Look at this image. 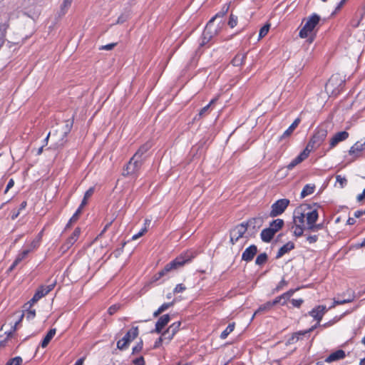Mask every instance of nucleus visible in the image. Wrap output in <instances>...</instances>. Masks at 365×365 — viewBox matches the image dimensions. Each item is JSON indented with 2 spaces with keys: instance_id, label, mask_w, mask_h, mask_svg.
Wrapping results in <instances>:
<instances>
[{
  "instance_id": "nucleus-55",
  "label": "nucleus",
  "mask_w": 365,
  "mask_h": 365,
  "mask_svg": "<svg viewBox=\"0 0 365 365\" xmlns=\"http://www.w3.org/2000/svg\"><path fill=\"white\" fill-rule=\"evenodd\" d=\"M186 289V287L182 284H178L175 286V287L173 289V293H182Z\"/></svg>"
},
{
  "instance_id": "nucleus-5",
  "label": "nucleus",
  "mask_w": 365,
  "mask_h": 365,
  "mask_svg": "<svg viewBox=\"0 0 365 365\" xmlns=\"http://www.w3.org/2000/svg\"><path fill=\"white\" fill-rule=\"evenodd\" d=\"M138 336V327H132L125 336L117 341V348L120 350L126 349L130 343L133 341Z\"/></svg>"
},
{
  "instance_id": "nucleus-7",
  "label": "nucleus",
  "mask_w": 365,
  "mask_h": 365,
  "mask_svg": "<svg viewBox=\"0 0 365 365\" xmlns=\"http://www.w3.org/2000/svg\"><path fill=\"white\" fill-rule=\"evenodd\" d=\"M247 231V227L245 222L237 225L230 232V242L235 245L240 238L243 237Z\"/></svg>"
},
{
  "instance_id": "nucleus-49",
  "label": "nucleus",
  "mask_w": 365,
  "mask_h": 365,
  "mask_svg": "<svg viewBox=\"0 0 365 365\" xmlns=\"http://www.w3.org/2000/svg\"><path fill=\"white\" fill-rule=\"evenodd\" d=\"M46 294V291L44 290V288H43L42 286L40 287L34 294L36 298H37L38 300Z\"/></svg>"
},
{
  "instance_id": "nucleus-52",
  "label": "nucleus",
  "mask_w": 365,
  "mask_h": 365,
  "mask_svg": "<svg viewBox=\"0 0 365 365\" xmlns=\"http://www.w3.org/2000/svg\"><path fill=\"white\" fill-rule=\"evenodd\" d=\"M174 336V334H171V332L167 334V329L161 334L162 338L163 339L164 341H166L167 343L170 342L173 339Z\"/></svg>"
},
{
  "instance_id": "nucleus-18",
  "label": "nucleus",
  "mask_w": 365,
  "mask_h": 365,
  "mask_svg": "<svg viewBox=\"0 0 365 365\" xmlns=\"http://www.w3.org/2000/svg\"><path fill=\"white\" fill-rule=\"evenodd\" d=\"M346 357L345 351L342 349H339L330 355H329L326 359L325 361L327 363H331L334 361H336L341 359H343Z\"/></svg>"
},
{
  "instance_id": "nucleus-41",
  "label": "nucleus",
  "mask_w": 365,
  "mask_h": 365,
  "mask_svg": "<svg viewBox=\"0 0 365 365\" xmlns=\"http://www.w3.org/2000/svg\"><path fill=\"white\" fill-rule=\"evenodd\" d=\"M353 300H354V296H352V295L351 296L349 295V297L346 299H341L339 298L334 299L332 307H335L336 305L349 303V302H351Z\"/></svg>"
},
{
  "instance_id": "nucleus-6",
  "label": "nucleus",
  "mask_w": 365,
  "mask_h": 365,
  "mask_svg": "<svg viewBox=\"0 0 365 365\" xmlns=\"http://www.w3.org/2000/svg\"><path fill=\"white\" fill-rule=\"evenodd\" d=\"M289 205V200L288 199L283 198L277 200L271 206L269 217H275L282 215L285 211Z\"/></svg>"
},
{
  "instance_id": "nucleus-30",
  "label": "nucleus",
  "mask_w": 365,
  "mask_h": 365,
  "mask_svg": "<svg viewBox=\"0 0 365 365\" xmlns=\"http://www.w3.org/2000/svg\"><path fill=\"white\" fill-rule=\"evenodd\" d=\"M315 190V185L313 184H307L304 186L302 192H301V197L304 198L311 194H312Z\"/></svg>"
},
{
  "instance_id": "nucleus-33",
  "label": "nucleus",
  "mask_w": 365,
  "mask_h": 365,
  "mask_svg": "<svg viewBox=\"0 0 365 365\" xmlns=\"http://www.w3.org/2000/svg\"><path fill=\"white\" fill-rule=\"evenodd\" d=\"M307 334L305 331H299L292 334V336L289 339V344H294L298 341L300 339H302V336Z\"/></svg>"
},
{
  "instance_id": "nucleus-2",
  "label": "nucleus",
  "mask_w": 365,
  "mask_h": 365,
  "mask_svg": "<svg viewBox=\"0 0 365 365\" xmlns=\"http://www.w3.org/2000/svg\"><path fill=\"white\" fill-rule=\"evenodd\" d=\"M192 258L193 255L191 252L183 253L167 264L163 269V272H165L168 274L170 272L178 269L185 263L190 262Z\"/></svg>"
},
{
  "instance_id": "nucleus-43",
  "label": "nucleus",
  "mask_w": 365,
  "mask_h": 365,
  "mask_svg": "<svg viewBox=\"0 0 365 365\" xmlns=\"http://www.w3.org/2000/svg\"><path fill=\"white\" fill-rule=\"evenodd\" d=\"M83 207H81V206H79L78 208L76 210L75 213L73 215V216L69 220L68 223L67 224V227H68L71 223L75 222L78 220V217L80 214L81 213V210Z\"/></svg>"
},
{
  "instance_id": "nucleus-42",
  "label": "nucleus",
  "mask_w": 365,
  "mask_h": 365,
  "mask_svg": "<svg viewBox=\"0 0 365 365\" xmlns=\"http://www.w3.org/2000/svg\"><path fill=\"white\" fill-rule=\"evenodd\" d=\"M267 258L268 257L266 253H261L257 257L255 264L257 265H262L267 261Z\"/></svg>"
},
{
  "instance_id": "nucleus-36",
  "label": "nucleus",
  "mask_w": 365,
  "mask_h": 365,
  "mask_svg": "<svg viewBox=\"0 0 365 365\" xmlns=\"http://www.w3.org/2000/svg\"><path fill=\"white\" fill-rule=\"evenodd\" d=\"M235 329V323L229 324L226 329L221 333L220 338L225 339L228 335L233 331Z\"/></svg>"
},
{
  "instance_id": "nucleus-32",
  "label": "nucleus",
  "mask_w": 365,
  "mask_h": 365,
  "mask_svg": "<svg viewBox=\"0 0 365 365\" xmlns=\"http://www.w3.org/2000/svg\"><path fill=\"white\" fill-rule=\"evenodd\" d=\"M24 316H25V317H26V318L28 320H31V319H33L35 317V316H36V311H35V309H29L26 310V313H25V314H22V315H21V318H22ZM21 319H20L18 322H16V324H14V327H13L14 330H16V326H17V324L21 322Z\"/></svg>"
},
{
  "instance_id": "nucleus-29",
  "label": "nucleus",
  "mask_w": 365,
  "mask_h": 365,
  "mask_svg": "<svg viewBox=\"0 0 365 365\" xmlns=\"http://www.w3.org/2000/svg\"><path fill=\"white\" fill-rule=\"evenodd\" d=\"M73 3V0H63V3L60 6V10L58 12V16H62L65 15L70 7L71 6V4Z\"/></svg>"
},
{
  "instance_id": "nucleus-40",
  "label": "nucleus",
  "mask_w": 365,
  "mask_h": 365,
  "mask_svg": "<svg viewBox=\"0 0 365 365\" xmlns=\"http://www.w3.org/2000/svg\"><path fill=\"white\" fill-rule=\"evenodd\" d=\"M304 232H308V230H306V226L295 225L294 230V236L297 237L304 236Z\"/></svg>"
},
{
  "instance_id": "nucleus-25",
  "label": "nucleus",
  "mask_w": 365,
  "mask_h": 365,
  "mask_svg": "<svg viewBox=\"0 0 365 365\" xmlns=\"http://www.w3.org/2000/svg\"><path fill=\"white\" fill-rule=\"evenodd\" d=\"M275 233L269 228L264 229L260 234L261 239L264 242H269L273 238Z\"/></svg>"
},
{
  "instance_id": "nucleus-53",
  "label": "nucleus",
  "mask_w": 365,
  "mask_h": 365,
  "mask_svg": "<svg viewBox=\"0 0 365 365\" xmlns=\"http://www.w3.org/2000/svg\"><path fill=\"white\" fill-rule=\"evenodd\" d=\"M174 303H175V301H173V302H168V303H164L158 309L163 313V312L166 311L170 307H173Z\"/></svg>"
},
{
  "instance_id": "nucleus-8",
  "label": "nucleus",
  "mask_w": 365,
  "mask_h": 365,
  "mask_svg": "<svg viewBox=\"0 0 365 365\" xmlns=\"http://www.w3.org/2000/svg\"><path fill=\"white\" fill-rule=\"evenodd\" d=\"M214 21V18H212L206 25L205 29L202 34V41L200 43V46H203L207 43L213 36V34L216 33V30L212 31V26Z\"/></svg>"
},
{
  "instance_id": "nucleus-21",
  "label": "nucleus",
  "mask_w": 365,
  "mask_h": 365,
  "mask_svg": "<svg viewBox=\"0 0 365 365\" xmlns=\"http://www.w3.org/2000/svg\"><path fill=\"white\" fill-rule=\"evenodd\" d=\"M81 234L80 228L77 227L74 230L72 235L67 239L66 243L63 247H66V249H69L78 239L79 235Z\"/></svg>"
},
{
  "instance_id": "nucleus-12",
  "label": "nucleus",
  "mask_w": 365,
  "mask_h": 365,
  "mask_svg": "<svg viewBox=\"0 0 365 365\" xmlns=\"http://www.w3.org/2000/svg\"><path fill=\"white\" fill-rule=\"evenodd\" d=\"M327 311V309L326 306L319 305L312 309L309 312V315L313 317L315 320L318 321V322H320Z\"/></svg>"
},
{
  "instance_id": "nucleus-58",
  "label": "nucleus",
  "mask_w": 365,
  "mask_h": 365,
  "mask_svg": "<svg viewBox=\"0 0 365 365\" xmlns=\"http://www.w3.org/2000/svg\"><path fill=\"white\" fill-rule=\"evenodd\" d=\"M116 44H117L116 43H108V44L102 46L101 47H100L99 49L100 50L110 51V50H112L116 46Z\"/></svg>"
},
{
  "instance_id": "nucleus-47",
  "label": "nucleus",
  "mask_w": 365,
  "mask_h": 365,
  "mask_svg": "<svg viewBox=\"0 0 365 365\" xmlns=\"http://www.w3.org/2000/svg\"><path fill=\"white\" fill-rule=\"evenodd\" d=\"M269 27H270L269 24H265L260 29L259 32V38H262L267 34V33L269 30Z\"/></svg>"
},
{
  "instance_id": "nucleus-17",
  "label": "nucleus",
  "mask_w": 365,
  "mask_h": 365,
  "mask_svg": "<svg viewBox=\"0 0 365 365\" xmlns=\"http://www.w3.org/2000/svg\"><path fill=\"white\" fill-rule=\"evenodd\" d=\"M307 206L310 210L309 211L305 212V218L307 221L306 227H309L317 221L319 214L317 210H312L309 205Z\"/></svg>"
},
{
  "instance_id": "nucleus-64",
  "label": "nucleus",
  "mask_w": 365,
  "mask_h": 365,
  "mask_svg": "<svg viewBox=\"0 0 365 365\" xmlns=\"http://www.w3.org/2000/svg\"><path fill=\"white\" fill-rule=\"evenodd\" d=\"M363 215H365V210H356L354 212V216L355 218H359L361 217Z\"/></svg>"
},
{
  "instance_id": "nucleus-20",
  "label": "nucleus",
  "mask_w": 365,
  "mask_h": 365,
  "mask_svg": "<svg viewBox=\"0 0 365 365\" xmlns=\"http://www.w3.org/2000/svg\"><path fill=\"white\" fill-rule=\"evenodd\" d=\"M365 149V143L362 141H357L350 148L349 155L356 157L359 155V153Z\"/></svg>"
},
{
  "instance_id": "nucleus-56",
  "label": "nucleus",
  "mask_w": 365,
  "mask_h": 365,
  "mask_svg": "<svg viewBox=\"0 0 365 365\" xmlns=\"http://www.w3.org/2000/svg\"><path fill=\"white\" fill-rule=\"evenodd\" d=\"M287 282L285 281L284 279H282L279 283L277 285L274 291L276 292H279V290H281L284 287L287 286Z\"/></svg>"
},
{
  "instance_id": "nucleus-31",
  "label": "nucleus",
  "mask_w": 365,
  "mask_h": 365,
  "mask_svg": "<svg viewBox=\"0 0 365 365\" xmlns=\"http://www.w3.org/2000/svg\"><path fill=\"white\" fill-rule=\"evenodd\" d=\"M9 28L8 21L0 24V48L4 45L5 41L6 32Z\"/></svg>"
},
{
  "instance_id": "nucleus-60",
  "label": "nucleus",
  "mask_w": 365,
  "mask_h": 365,
  "mask_svg": "<svg viewBox=\"0 0 365 365\" xmlns=\"http://www.w3.org/2000/svg\"><path fill=\"white\" fill-rule=\"evenodd\" d=\"M39 243H40L39 240L35 239L31 242V243L28 249H31V252H32L39 246Z\"/></svg>"
},
{
  "instance_id": "nucleus-14",
  "label": "nucleus",
  "mask_w": 365,
  "mask_h": 365,
  "mask_svg": "<svg viewBox=\"0 0 365 365\" xmlns=\"http://www.w3.org/2000/svg\"><path fill=\"white\" fill-rule=\"evenodd\" d=\"M338 83H339V86H341L344 83V81H343L338 74L331 76L326 84V90L328 92L331 91L334 93V88Z\"/></svg>"
},
{
  "instance_id": "nucleus-1",
  "label": "nucleus",
  "mask_w": 365,
  "mask_h": 365,
  "mask_svg": "<svg viewBox=\"0 0 365 365\" xmlns=\"http://www.w3.org/2000/svg\"><path fill=\"white\" fill-rule=\"evenodd\" d=\"M327 129L324 126L318 127L309 141L308 144L306 146V149H308L309 152L318 148L322 143L324 141L327 136Z\"/></svg>"
},
{
  "instance_id": "nucleus-4",
  "label": "nucleus",
  "mask_w": 365,
  "mask_h": 365,
  "mask_svg": "<svg viewBox=\"0 0 365 365\" xmlns=\"http://www.w3.org/2000/svg\"><path fill=\"white\" fill-rule=\"evenodd\" d=\"M320 16L317 14H312L307 20L304 26L301 29L299 33V37L304 38L314 29L316 26L319 24Z\"/></svg>"
},
{
  "instance_id": "nucleus-24",
  "label": "nucleus",
  "mask_w": 365,
  "mask_h": 365,
  "mask_svg": "<svg viewBox=\"0 0 365 365\" xmlns=\"http://www.w3.org/2000/svg\"><path fill=\"white\" fill-rule=\"evenodd\" d=\"M294 248V244L292 242H288L278 250L276 258H281L284 255L292 250Z\"/></svg>"
},
{
  "instance_id": "nucleus-13",
  "label": "nucleus",
  "mask_w": 365,
  "mask_h": 365,
  "mask_svg": "<svg viewBox=\"0 0 365 365\" xmlns=\"http://www.w3.org/2000/svg\"><path fill=\"white\" fill-rule=\"evenodd\" d=\"M150 148L151 145L148 142L142 145L133 155L135 159H140L145 162L148 158L147 153L150 149Z\"/></svg>"
},
{
  "instance_id": "nucleus-23",
  "label": "nucleus",
  "mask_w": 365,
  "mask_h": 365,
  "mask_svg": "<svg viewBox=\"0 0 365 365\" xmlns=\"http://www.w3.org/2000/svg\"><path fill=\"white\" fill-rule=\"evenodd\" d=\"M300 123L299 118H296L294 121L289 125V127L283 133V134L280 136L279 140H282L284 138L289 137L295 128L298 126Z\"/></svg>"
},
{
  "instance_id": "nucleus-28",
  "label": "nucleus",
  "mask_w": 365,
  "mask_h": 365,
  "mask_svg": "<svg viewBox=\"0 0 365 365\" xmlns=\"http://www.w3.org/2000/svg\"><path fill=\"white\" fill-rule=\"evenodd\" d=\"M56 329H51L48 331V333L46 334V335L45 336V337L43 338V339L42 340L41 344V346L43 348H45V347H46L48 346V344H49V342L51 341L52 338L56 334Z\"/></svg>"
},
{
  "instance_id": "nucleus-44",
  "label": "nucleus",
  "mask_w": 365,
  "mask_h": 365,
  "mask_svg": "<svg viewBox=\"0 0 365 365\" xmlns=\"http://www.w3.org/2000/svg\"><path fill=\"white\" fill-rule=\"evenodd\" d=\"M209 109H210V105L205 106V107H203L202 108L200 109L198 115H196L194 119L199 120L200 118H202L203 116H205V115H207L208 113Z\"/></svg>"
},
{
  "instance_id": "nucleus-15",
  "label": "nucleus",
  "mask_w": 365,
  "mask_h": 365,
  "mask_svg": "<svg viewBox=\"0 0 365 365\" xmlns=\"http://www.w3.org/2000/svg\"><path fill=\"white\" fill-rule=\"evenodd\" d=\"M257 253V247L255 245H252L249 246L243 252L242 255V260L245 261L247 262H250L253 259L254 257Z\"/></svg>"
},
{
  "instance_id": "nucleus-9",
  "label": "nucleus",
  "mask_w": 365,
  "mask_h": 365,
  "mask_svg": "<svg viewBox=\"0 0 365 365\" xmlns=\"http://www.w3.org/2000/svg\"><path fill=\"white\" fill-rule=\"evenodd\" d=\"M349 133L344 130L336 133L329 140V150L336 147L339 143L349 138Z\"/></svg>"
},
{
  "instance_id": "nucleus-59",
  "label": "nucleus",
  "mask_w": 365,
  "mask_h": 365,
  "mask_svg": "<svg viewBox=\"0 0 365 365\" xmlns=\"http://www.w3.org/2000/svg\"><path fill=\"white\" fill-rule=\"evenodd\" d=\"M133 364L134 365H145V362L144 358L143 356H140L138 358L135 359L133 361Z\"/></svg>"
},
{
  "instance_id": "nucleus-10",
  "label": "nucleus",
  "mask_w": 365,
  "mask_h": 365,
  "mask_svg": "<svg viewBox=\"0 0 365 365\" xmlns=\"http://www.w3.org/2000/svg\"><path fill=\"white\" fill-rule=\"evenodd\" d=\"M308 149L304 148L302 152L299 153L295 158H294L287 165V168L292 170L295 166L301 163L303 160L307 159L309 155Z\"/></svg>"
},
{
  "instance_id": "nucleus-57",
  "label": "nucleus",
  "mask_w": 365,
  "mask_h": 365,
  "mask_svg": "<svg viewBox=\"0 0 365 365\" xmlns=\"http://www.w3.org/2000/svg\"><path fill=\"white\" fill-rule=\"evenodd\" d=\"M167 275V273L165 272H163V269L159 271L158 273H156L154 276H153V280L154 281H158L159 280L161 277H165Z\"/></svg>"
},
{
  "instance_id": "nucleus-46",
  "label": "nucleus",
  "mask_w": 365,
  "mask_h": 365,
  "mask_svg": "<svg viewBox=\"0 0 365 365\" xmlns=\"http://www.w3.org/2000/svg\"><path fill=\"white\" fill-rule=\"evenodd\" d=\"M22 361L23 360L21 356H16L14 358L9 359L6 362V365H21Z\"/></svg>"
},
{
  "instance_id": "nucleus-63",
  "label": "nucleus",
  "mask_w": 365,
  "mask_h": 365,
  "mask_svg": "<svg viewBox=\"0 0 365 365\" xmlns=\"http://www.w3.org/2000/svg\"><path fill=\"white\" fill-rule=\"evenodd\" d=\"M164 341L163 339L162 338V336H160L155 342L154 345H153V348L154 349H158L159 348L161 345H162V343Z\"/></svg>"
},
{
  "instance_id": "nucleus-62",
  "label": "nucleus",
  "mask_w": 365,
  "mask_h": 365,
  "mask_svg": "<svg viewBox=\"0 0 365 365\" xmlns=\"http://www.w3.org/2000/svg\"><path fill=\"white\" fill-rule=\"evenodd\" d=\"M303 302L304 301L302 299H293L292 300V304L295 307H299L302 304Z\"/></svg>"
},
{
  "instance_id": "nucleus-51",
  "label": "nucleus",
  "mask_w": 365,
  "mask_h": 365,
  "mask_svg": "<svg viewBox=\"0 0 365 365\" xmlns=\"http://www.w3.org/2000/svg\"><path fill=\"white\" fill-rule=\"evenodd\" d=\"M237 24V17L233 14H231L229 18L228 25L230 28H234Z\"/></svg>"
},
{
  "instance_id": "nucleus-26",
  "label": "nucleus",
  "mask_w": 365,
  "mask_h": 365,
  "mask_svg": "<svg viewBox=\"0 0 365 365\" xmlns=\"http://www.w3.org/2000/svg\"><path fill=\"white\" fill-rule=\"evenodd\" d=\"M247 57V53H238L235 55L232 61V63L234 66H242Z\"/></svg>"
},
{
  "instance_id": "nucleus-50",
  "label": "nucleus",
  "mask_w": 365,
  "mask_h": 365,
  "mask_svg": "<svg viewBox=\"0 0 365 365\" xmlns=\"http://www.w3.org/2000/svg\"><path fill=\"white\" fill-rule=\"evenodd\" d=\"M336 182L339 183L340 187L342 188L347 184V180L345 177L340 175L336 176Z\"/></svg>"
},
{
  "instance_id": "nucleus-54",
  "label": "nucleus",
  "mask_w": 365,
  "mask_h": 365,
  "mask_svg": "<svg viewBox=\"0 0 365 365\" xmlns=\"http://www.w3.org/2000/svg\"><path fill=\"white\" fill-rule=\"evenodd\" d=\"M228 9H229V6L225 5L223 6L222 11L218 12L217 14H216L215 16H213L212 18H214V20H215L217 17H222L227 12Z\"/></svg>"
},
{
  "instance_id": "nucleus-48",
  "label": "nucleus",
  "mask_w": 365,
  "mask_h": 365,
  "mask_svg": "<svg viewBox=\"0 0 365 365\" xmlns=\"http://www.w3.org/2000/svg\"><path fill=\"white\" fill-rule=\"evenodd\" d=\"M143 340L140 339V341H138L136 344V345L133 347L132 354H138L140 351H141L143 349Z\"/></svg>"
},
{
  "instance_id": "nucleus-3",
  "label": "nucleus",
  "mask_w": 365,
  "mask_h": 365,
  "mask_svg": "<svg viewBox=\"0 0 365 365\" xmlns=\"http://www.w3.org/2000/svg\"><path fill=\"white\" fill-rule=\"evenodd\" d=\"M143 163L144 161L140 159H135V157L133 156L125 165L123 175L137 177Z\"/></svg>"
},
{
  "instance_id": "nucleus-19",
  "label": "nucleus",
  "mask_w": 365,
  "mask_h": 365,
  "mask_svg": "<svg viewBox=\"0 0 365 365\" xmlns=\"http://www.w3.org/2000/svg\"><path fill=\"white\" fill-rule=\"evenodd\" d=\"M31 252V249H26L18 254L15 260L12 263V264L9 268V271H12L14 268L23 260Z\"/></svg>"
},
{
  "instance_id": "nucleus-34",
  "label": "nucleus",
  "mask_w": 365,
  "mask_h": 365,
  "mask_svg": "<svg viewBox=\"0 0 365 365\" xmlns=\"http://www.w3.org/2000/svg\"><path fill=\"white\" fill-rule=\"evenodd\" d=\"M94 192V188L90 187L84 194L83 198L82 200V202L80 205L81 207H84L87 205L88 199L92 196V195Z\"/></svg>"
},
{
  "instance_id": "nucleus-35",
  "label": "nucleus",
  "mask_w": 365,
  "mask_h": 365,
  "mask_svg": "<svg viewBox=\"0 0 365 365\" xmlns=\"http://www.w3.org/2000/svg\"><path fill=\"white\" fill-rule=\"evenodd\" d=\"M181 325L180 322H176L173 323L168 329L167 334L171 332V334L175 335V334L179 331L180 327Z\"/></svg>"
},
{
  "instance_id": "nucleus-27",
  "label": "nucleus",
  "mask_w": 365,
  "mask_h": 365,
  "mask_svg": "<svg viewBox=\"0 0 365 365\" xmlns=\"http://www.w3.org/2000/svg\"><path fill=\"white\" fill-rule=\"evenodd\" d=\"M284 220L282 219H276L272 220L269 223V227L274 232L276 233L278 232L284 225Z\"/></svg>"
},
{
  "instance_id": "nucleus-39",
  "label": "nucleus",
  "mask_w": 365,
  "mask_h": 365,
  "mask_svg": "<svg viewBox=\"0 0 365 365\" xmlns=\"http://www.w3.org/2000/svg\"><path fill=\"white\" fill-rule=\"evenodd\" d=\"M150 223V220H145L144 227H143L137 234H135L134 235H133L132 240H135L138 239L139 237H142L148 231L146 225H149Z\"/></svg>"
},
{
  "instance_id": "nucleus-45",
  "label": "nucleus",
  "mask_w": 365,
  "mask_h": 365,
  "mask_svg": "<svg viewBox=\"0 0 365 365\" xmlns=\"http://www.w3.org/2000/svg\"><path fill=\"white\" fill-rule=\"evenodd\" d=\"M304 237H306V241L309 244H314L318 240V235H308L307 233L304 234Z\"/></svg>"
},
{
  "instance_id": "nucleus-37",
  "label": "nucleus",
  "mask_w": 365,
  "mask_h": 365,
  "mask_svg": "<svg viewBox=\"0 0 365 365\" xmlns=\"http://www.w3.org/2000/svg\"><path fill=\"white\" fill-rule=\"evenodd\" d=\"M272 308V305L270 302H267L266 303L259 306L257 310L255 312L254 315H256L261 312H265L270 310Z\"/></svg>"
},
{
  "instance_id": "nucleus-38",
  "label": "nucleus",
  "mask_w": 365,
  "mask_h": 365,
  "mask_svg": "<svg viewBox=\"0 0 365 365\" xmlns=\"http://www.w3.org/2000/svg\"><path fill=\"white\" fill-rule=\"evenodd\" d=\"M324 223H319L317 224L316 222H314L312 225H309V227H306V230H308V232H318L320 230L324 229Z\"/></svg>"
},
{
  "instance_id": "nucleus-11",
  "label": "nucleus",
  "mask_w": 365,
  "mask_h": 365,
  "mask_svg": "<svg viewBox=\"0 0 365 365\" xmlns=\"http://www.w3.org/2000/svg\"><path fill=\"white\" fill-rule=\"evenodd\" d=\"M170 321V317L169 314H164L161 316L155 324V327L151 331V333H161L163 329L169 323Z\"/></svg>"
},
{
  "instance_id": "nucleus-22",
  "label": "nucleus",
  "mask_w": 365,
  "mask_h": 365,
  "mask_svg": "<svg viewBox=\"0 0 365 365\" xmlns=\"http://www.w3.org/2000/svg\"><path fill=\"white\" fill-rule=\"evenodd\" d=\"M294 223L295 225H304L305 212H303L300 209H297L294 212Z\"/></svg>"
},
{
  "instance_id": "nucleus-16",
  "label": "nucleus",
  "mask_w": 365,
  "mask_h": 365,
  "mask_svg": "<svg viewBox=\"0 0 365 365\" xmlns=\"http://www.w3.org/2000/svg\"><path fill=\"white\" fill-rule=\"evenodd\" d=\"M263 220L260 217H253L247 220L246 222H245V225L247 227V230L248 229L253 230L254 231H257L261 226L262 225Z\"/></svg>"
},
{
  "instance_id": "nucleus-61",
  "label": "nucleus",
  "mask_w": 365,
  "mask_h": 365,
  "mask_svg": "<svg viewBox=\"0 0 365 365\" xmlns=\"http://www.w3.org/2000/svg\"><path fill=\"white\" fill-rule=\"evenodd\" d=\"M119 307H120L119 305H117V304L110 306L108 309V314L110 315H113L118 310Z\"/></svg>"
}]
</instances>
